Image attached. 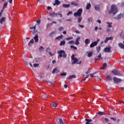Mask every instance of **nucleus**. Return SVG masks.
Wrapping results in <instances>:
<instances>
[{
	"mask_svg": "<svg viewBox=\"0 0 124 124\" xmlns=\"http://www.w3.org/2000/svg\"><path fill=\"white\" fill-rule=\"evenodd\" d=\"M36 28V26H34L30 28V30H34V31H35Z\"/></svg>",
	"mask_w": 124,
	"mask_h": 124,
	"instance_id": "47",
	"label": "nucleus"
},
{
	"mask_svg": "<svg viewBox=\"0 0 124 124\" xmlns=\"http://www.w3.org/2000/svg\"><path fill=\"white\" fill-rule=\"evenodd\" d=\"M71 5H75V6H78V3H75V1H73L71 3Z\"/></svg>",
	"mask_w": 124,
	"mask_h": 124,
	"instance_id": "28",
	"label": "nucleus"
},
{
	"mask_svg": "<svg viewBox=\"0 0 124 124\" xmlns=\"http://www.w3.org/2000/svg\"><path fill=\"white\" fill-rule=\"evenodd\" d=\"M61 4V1L59 0H55V2L53 3V5H60Z\"/></svg>",
	"mask_w": 124,
	"mask_h": 124,
	"instance_id": "10",
	"label": "nucleus"
},
{
	"mask_svg": "<svg viewBox=\"0 0 124 124\" xmlns=\"http://www.w3.org/2000/svg\"><path fill=\"white\" fill-rule=\"evenodd\" d=\"M71 60L72 61H74L73 62H72V64H74L75 63H77V62H78V59H77V58H75L74 57V54H73L71 56Z\"/></svg>",
	"mask_w": 124,
	"mask_h": 124,
	"instance_id": "6",
	"label": "nucleus"
},
{
	"mask_svg": "<svg viewBox=\"0 0 124 124\" xmlns=\"http://www.w3.org/2000/svg\"><path fill=\"white\" fill-rule=\"evenodd\" d=\"M73 78H76V75H72L70 76L69 77V79H73Z\"/></svg>",
	"mask_w": 124,
	"mask_h": 124,
	"instance_id": "22",
	"label": "nucleus"
},
{
	"mask_svg": "<svg viewBox=\"0 0 124 124\" xmlns=\"http://www.w3.org/2000/svg\"><path fill=\"white\" fill-rule=\"evenodd\" d=\"M90 42V40L89 39H86L85 40V44H88V43Z\"/></svg>",
	"mask_w": 124,
	"mask_h": 124,
	"instance_id": "35",
	"label": "nucleus"
},
{
	"mask_svg": "<svg viewBox=\"0 0 124 124\" xmlns=\"http://www.w3.org/2000/svg\"><path fill=\"white\" fill-rule=\"evenodd\" d=\"M111 72L113 74V75H118V76H121V72L116 69L112 70Z\"/></svg>",
	"mask_w": 124,
	"mask_h": 124,
	"instance_id": "5",
	"label": "nucleus"
},
{
	"mask_svg": "<svg viewBox=\"0 0 124 124\" xmlns=\"http://www.w3.org/2000/svg\"><path fill=\"white\" fill-rule=\"evenodd\" d=\"M79 27H80V28H84V25H82L79 24Z\"/></svg>",
	"mask_w": 124,
	"mask_h": 124,
	"instance_id": "62",
	"label": "nucleus"
},
{
	"mask_svg": "<svg viewBox=\"0 0 124 124\" xmlns=\"http://www.w3.org/2000/svg\"><path fill=\"white\" fill-rule=\"evenodd\" d=\"M78 23H80V22L82 21V17H80L78 19Z\"/></svg>",
	"mask_w": 124,
	"mask_h": 124,
	"instance_id": "44",
	"label": "nucleus"
},
{
	"mask_svg": "<svg viewBox=\"0 0 124 124\" xmlns=\"http://www.w3.org/2000/svg\"><path fill=\"white\" fill-rule=\"evenodd\" d=\"M106 67H107V63H104L103 65V67L101 68V69H106Z\"/></svg>",
	"mask_w": 124,
	"mask_h": 124,
	"instance_id": "19",
	"label": "nucleus"
},
{
	"mask_svg": "<svg viewBox=\"0 0 124 124\" xmlns=\"http://www.w3.org/2000/svg\"><path fill=\"white\" fill-rule=\"evenodd\" d=\"M39 51H44V47L43 46H41L39 48Z\"/></svg>",
	"mask_w": 124,
	"mask_h": 124,
	"instance_id": "33",
	"label": "nucleus"
},
{
	"mask_svg": "<svg viewBox=\"0 0 124 124\" xmlns=\"http://www.w3.org/2000/svg\"><path fill=\"white\" fill-rule=\"evenodd\" d=\"M34 67H37V66H39V64L38 63H34L33 64Z\"/></svg>",
	"mask_w": 124,
	"mask_h": 124,
	"instance_id": "45",
	"label": "nucleus"
},
{
	"mask_svg": "<svg viewBox=\"0 0 124 124\" xmlns=\"http://www.w3.org/2000/svg\"><path fill=\"white\" fill-rule=\"evenodd\" d=\"M71 39H73V37H69L66 38V40H71Z\"/></svg>",
	"mask_w": 124,
	"mask_h": 124,
	"instance_id": "39",
	"label": "nucleus"
},
{
	"mask_svg": "<svg viewBox=\"0 0 124 124\" xmlns=\"http://www.w3.org/2000/svg\"><path fill=\"white\" fill-rule=\"evenodd\" d=\"M59 123H60V124H64V123H63V121H62V119H59Z\"/></svg>",
	"mask_w": 124,
	"mask_h": 124,
	"instance_id": "38",
	"label": "nucleus"
},
{
	"mask_svg": "<svg viewBox=\"0 0 124 124\" xmlns=\"http://www.w3.org/2000/svg\"><path fill=\"white\" fill-rule=\"evenodd\" d=\"M97 72H95L93 74H90V76L92 77V78H93V77H98V76L94 75V74H95V73H97Z\"/></svg>",
	"mask_w": 124,
	"mask_h": 124,
	"instance_id": "18",
	"label": "nucleus"
},
{
	"mask_svg": "<svg viewBox=\"0 0 124 124\" xmlns=\"http://www.w3.org/2000/svg\"><path fill=\"white\" fill-rule=\"evenodd\" d=\"M46 97H47V95H42V98L43 99H45V98H46Z\"/></svg>",
	"mask_w": 124,
	"mask_h": 124,
	"instance_id": "46",
	"label": "nucleus"
},
{
	"mask_svg": "<svg viewBox=\"0 0 124 124\" xmlns=\"http://www.w3.org/2000/svg\"><path fill=\"white\" fill-rule=\"evenodd\" d=\"M46 52H48V51H51V48L48 47L46 50Z\"/></svg>",
	"mask_w": 124,
	"mask_h": 124,
	"instance_id": "50",
	"label": "nucleus"
},
{
	"mask_svg": "<svg viewBox=\"0 0 124 124\" xmlns=\"http://www.w3.org/2000/svg\"><path fill=\"white\" fill-rule=\"evenodd\" d=\"M48 54H49V55H50V56H51V57H52V56H54V54H52V52H48Z\"/></svg>",
	"mask_w": 124,
	"mask_h": 124,
	"instance_id": "53",
	"label": "nucleus"
},
{
	"mask_svg": "<svg viewBox=\"0 0 124 124\" xmlns=\"http://www.w3.org/2000/svg\"><path fill=\"white\" fill-rule=\"evenodd\" d=\"M73 14V13L72 12V11H69L68 12V13L67 14V16H68L69 15Z\"/></svg>",
	"mask_w": 124,
	"mask_h": 124,
	"instance_id": "43",
	"label": "nucleus"
},
{
	"mask_svg": "<svg viewBox=\"0 0 124 124\" xmlns=\"http://www.w3.org/2000/svg\"><path fill=\"white\" fill-rule=\"evenodd\" d=\"M8 1H7L6 3H4V4H3V6H4V7H6V6H7V4H8Z\"/></svg>",
	"mask_w": 124,
	"mask_h": 124,
	"instance_id": "49",
	"label": "nucleus"
},
{
	"mask_svg": "<svg viewBox=\"0 0 124 124\" xmlns=\"http://www.w3.org/2000/svg\"><path fill=\"white\" fill-rule=\"evenodd\" d=\"M58 15H60L61 17H62V14H60V13H57L55 14L56 17H57V16H58Z\"/></svg>",
	"mask_w": 124,
	"mask_h": 124,
	"instance_id": "31",
	"label": "nucleus"
},
{
	"mask_svg": "<svg viewBox=\"0 0 124 124\" xmlns=\"http://www.w3.org/2000/svg\"><path fill=\"white\" fill-rule=\"evenodd\" d=\"M49 16H50L51 17H55V12H54L53 13H50L49 14Z\"/></svg>",
	"mask_w": 124,
	"mask_h": 124,
	"instance_id": "27",
	"label": "nucleus"
},
{
	"mask_svg": "<svg viewBox=\"0 0 124 124\" xmlns=\"http://www.w3.org/2000/svg\"><path fill=\"white\" fill-rule=\"evenodd\" d=\"M59 71H60V70H59V69H58V68H55L52 71V74H55V73H58Z\"/></svg>",
	"mask_w": 124,
	"mask_h": 124,
	"instance_id": "9",
	"label": "nucleus"
},
{
	"mask_svg": "<svg viewBox=\"0 0 124 124\" xmlns=\"http://www.w3.org/2000/svg\"><path fill=\"white\" fill-rule=\"evenodd\" d=\"M68 44H75L74 41L72 40L68 42Z\"/></svg>",
	"mask_w": 124,
	"mask_h": 124,
	"instance_id": "34",
	"label": "nucleus"
},
{
	"mask_svg": "<svg viewBox=\"0 0 124 124\" xmlns=\"http://www.w3.org/2000/svg\"><path fill=\"white\" fill-rule=\"evenodd\" d=\"M86 122V124H90V123H92V122H93V120L92 119H86L85 120Z\"/></svg>",
	"mask_w": 124,
	"mask_h": 124,
	"instance_id": "14",
	"label": "nucleus"
},
{
	"mask_svg": "<svg viewBox=\"0 0 124 124\" xmlns=\"http://www.w3.org/2000/svg\"><path fill=\"white\" fill-rule=\"evenodd\" d=\"M121 18H122V15L120 14L117 16L115 17V19L116 20H118V19H121Z\"/></svg>",
	"mask_w": 124,
	"mask_h": 124,
	"instance_id": "25",
	"label": "nucleus"
},
{
	"mask_svg": "<svg viewBox=\"0 0 124 124\" xmlns=\"http://www.w3.org/2000/svg\"><path fill=\"white\" fill-rule=\"evenodd\" d=\"M96 45H97V43L95 42H94L90 45V48H93V47H94V46H96Z\"/></svg>",
	"mask_w": 124,
	"mask_h": 124,
	"instance_id": "11",
	"label": "nucleus"
},
{
	"mask_svg": "<svg viewBox=\"0 0 124 124\" xmlns=\"http://www.w3.org/2000/svg\"><path fill=\"white\" fill-rule=\"evenodd\" d=\"M66 22H72V19H66Z\"/></svg>",
	"mask_w": 124,
	"mask_h": 124,
	"instance_id": "52",
	"label": "nucleus"
},
{
	"mask_svg": "<svg viewBox=\"0 0 124 124\" xmlns=\"http://www.w3.org/2000/svg\"><path fill=\"white\" fill-rule=\"evenodd\" d=\"M37 24H38V25H40V23L41 22V19L40 18H39L37 20Z\"/></svg>",
	"mask_w": 124,
	"mask_h": 124,
	"instance_id": "36",
	"label": "nucleus"
},
{
	"mask_svg": "<svg viewBox=\"0 0 124 124\" xmlns=\"http://www.w3.org/2000/svg\"><path fill=\"white\" fill-rule=\"evenodd\" d=\"M30 43L33 44L34 42L33 39H31L30 41Z\"/></svg>",
	"mask_w": 124,
	"mask_h": 124,
	"instance_id": "54",
	"label": "nucleus"
},
{
	"mask_svg": "<svg viewBox=\"0 0 124 124\" xmlns=\"http://www.w3.org/2000/svg\"><path fill=\"white\" fill-rule=\"evenodd\" d=\"M113 37H106V39L104 41V43H107L109 40H113Z\"/></svg>",
	"mask_w": 124,
	"mask_h": 124,
	"instance_id": "8",
	"label": "nucleus"
},
{
	"mask_svg": "<svg viewBox=\"0 0 124 124\" xmlns=\"http://www.w3.org/2000/svg\"><path fill=\"white\" fill-rule=\"evenodd\" d=\"M98 59H101V60H103V58L101 57V54H99V55L97 56Z\"/></svg>",
	"mask_w": 124,
	"mask_h": 124,
	"instance_id": "37",
	"label": "nucleus"
},
{
	"mask_svg": "<svg viewBox=\"0 0 124 124\" xmlns=\"http://www.w3.org/2000/svg\"><path fill=\"white\" fill-rule=\"evenodd\" d=\"M5 17H2L0 20V23L2 24V23H3V22H5Z\"/></svg>",
	"mask_w": 124,
	"mask_h": 124,
	"instance_id": "20",
	"label": "nucleus"
},
{
	"mask_svg": "<svg viewBox=\"0 0 124 124\" xmlns=\"http://www.w3.org/2000/svg\"><path fill=\"white\" fill-rule=\"evenodd\" d=\"M63 37V36H62V35H61L60 36H59L58 37H57L55 38V39H56L57 40H61V39H62Z\"/></svg>",
	"mask_w": 124,
	"mask_h": 124,
	"instance_id": "16",
	"label": "nucleus"
},
{
	"mask_svg": "<svg viewBox=\"0 0 124 124\" xmlns=\"http://www.w3.org/2000/svg\"><path fill=\"white\" fill-rule=\"evenodd\" d=\"M70 48H71V49H74V50H77V47H76V46H72V45H71V46H70Z\"/></svg>",
	"mask_w": 124,
	"mask_h": 124,
	"instance_id": "32",
	"label": "nucleus"
},
{
	"mask_svg": "<svg viewBox=\"0 0 124 124\" xmlns=\"http://www.w3.org/2000/svg\"><path fill=\"white\" fill-rule=\"evenodd\" d=\"M80 37L77 38L76 40V43L75 44L76 45H79V44H80V43L79 42V40H80Z\"/></svg>",
	"mask_w": 124,
	"mask_h": 124,
	"instance_id": "15",
	"label": "nucleus"
},
{
	"mask_svg": "<svg viewBox=\"0 0 124 124\" xmlns=\"http://www.w3.org/2000/svg\"><path fill=\"white\" fill-rule=\"evenodd\" d=\"M62 30H63V27H61L58 29V31H62Z\"/></svg>",
	"mask_w": 124,
	"mask_h": 124,
	"instance_id": "42",
	"label": "nucleus"
},
{
	"mask_svg": "<svg viewBox=\"0 0 124 124\" xmlns=\"http://www.w3.org/2000/svg\"><path fill=\"white\" fill-rule=\"evenodd\" d=\"M92 5H91V3H88L86 5V9H89V8H91Z\"/></svg>",
	"mask_w": 124,
	"mask_h": 124,
	"instance_id": "23",
	"label": "nucleus"
},
{
	"mask_svg": "<svg viewBox=\"0 0 124 124\" xmlns=\"http://www.w3.org/2000/svg\"><path fill=\"white\" fill-rule=\"evenodd\" d=\"M111 49H112L111 46H109L108 47H106L104 48L105 52L106 53H111Z\"/></svg>",
	"mask_w": 124,
	"mask_h": 124,
	"instance_id": "7",
	"label": "nucleus"
},
{
	"mask_svg": "<svg viewBox=\"0 0 124 124\" xmlns=\"http://www.w3.org/2000/svg\"><path fill=\"white\" fill-rule=\"evenodd\" d=\"M97 114H98V115H102V116L105 115V113L101 111H99Z\"/></svg>",
	"mask_w": 124,
	"mask_h": 124,
	"instance_id": "29",
	"label": "nucleus"
},
{
	"mask_svg": "<svg viewBox=\"0 0 124 124\" xmlns=\"http://www.w3.org/2000/svg\"><path fill=\"white\" fill-rule=\"evenodd\" d=\"M106 78H107V79H108V80H109V81H112V78L111 77V76H107Z\"/></svg>",
	"mask_w": 124,
	"mask_h": 124,
	"instance_id": "30",
	"label": "nucleus"
},
{
	"mask_svg": "<svg viewBox=\"0 0 124 124\" xmlns=\"http://www.w3.org/2000/svg\"><path fill=\"white\" fill-rule=\"evenodd\" d=\"M107 24H108V28H112V27H113V26H112V22H107Z\"/></svg>",
	"mask_w": 124,
	"mask_h": 124,
	"instance_id": "26",
	"label": "nucleus"
},
{
	"mask_svg": "<svg viewBox=\"0 0 124 124\" xmlns=\"http://www.w3.org/2000/svg\"><path fill=\"white\" fill-rule=\"evenodd\" d=\"M62 33L63 34H66V31H63Z\"/></svg>",
	"mask_w": 124,
	"mask_h": 124,
	"instance_id": "64",
	"label": "nucleus"
},
{
	"mask_svg": "<svg viewBox=\"0 0 124 124\" xmlns=\"http://www.w3.org/2000/svg\"><path fill=\"white\" fill-rule=\"evenodd\" d=\"M105 120L106 123H108V122H109V119H108L107 118H105Z\"/></svg>",
	"mask_w": 124,
	"mask_h": 124,
	"instance_id": "57",
	"label": "nucleus"
},
{
	"mask_svg": "<svg viewBox=\"0 0 124 124\" xmlns=\"http://www.w3.org/2000/svg\"><path fill=\"white\" fill-rule=\"evenodd\" d=\"M92 22V20H91V17L88 18V22L90 23Z\"/></svg>",
	"mask_w": 124,
	"mask_h": 124,
	"instance_id": "59",
	"label": "nucleus"
},
{
	"mask_svg": "<svg viewBox=\"0 0 124 124\" xmlns=\"http://www.w3.org/2000/svg\"><path fill=\"white\" fill-rule=\"evenodd\" d=\"M66 74H67L66 73L63 72V73H62L61 74V76H66Z\"/></svg>",
	"mask_w": 124,
	"mask_h": 124,
	"instance_id": "41",
	"label": "nucleus"
},
{
	"mask_svg": "<svg viewBox=\"0 0 124 124\" xmlns=\"http://www.w3.org/2000/svg\"><path fill=\"white\" fill-rule=\"evenodd\" d=\"M55 32H53L52 33H51L50 34H49V36H52V35H53V34H54Z\"/></svg>",
	"mask_w": 124,
	"mask_h": 124,
	"instance_id": "58",
	"label": "nucleus"
},
{
	"mask_svg": "<svg viewBox=\"0 0 124 124\" xmlns=\"http://www.w3.org/2000/svg\"><path fill=\"white\" fill-rule=\"evenodd\" d=\"M110 120H113V121H116V118L111 117L110 118Z\"/></svg>",
	"mask_w": 124,
	"mask_h": 124,
	"instance_id": "60",
	"label": "nucleus"
},
{
	"mask_svg": "<svg viewBox=\"0 0 124 124\" xmlns=\"http://www.w3.org/2000/svg\"><path fill=\"white\" fill-rule=\"evenodd\" d=\"M82 12H83V9L82 8H80L77 12L74 14V16H78V17H80L82 15Z\"/></svg>",
	"mask_w": 124,
	"mask_h": 124,
	"instance_id": "3",
	"label": "nucleus"
},
{
	"mask_svg": "<svg viewBox=\"0 0 124 124\" xmlns=\"http://www.w3.org/2000/svg\"><path fill=\"white\" fill-rule=\"evenodd\" d=\"M57 54H59V56L61 58H66L67 55L65 54V51L63 50L57 51Z\"/></svg>",
	"mask_w": 124,
	"mask_h": 124,
	"instance_id": "2",
	"label": "nucleus"
},
{
	"mask_svg": "<svg viewBox=\"0 0 124 124\" xmlns=\"http://www.w3.org/2000/svg\"><path fill=\"white\" fill-rule=\"evenodd\" d=\"M118 12V9L117 8V7L115 5H111V8L110 11H108L109 14H112L113 15H116V14Z\"/></svg>",
	"mask_w": 124,
	"mask_h": 124,
	"instance_id": "1",
	"label": "nucleus"
},
{
	"mask_svg": "<svg viewBox=\"0 0 124 124\" xmlns=\"http://www.w3.org/2000/svg\"><path fill=\"white\" fill-rule=\"evenodd\" d=\"M96 50L98 53H99V51H100V46H97Z\"/></svg>",
	"mask_w": 124,
	"mask_h": 124,
	"instance_id": "40",
	"label": "nucleus"
},
{
	"mask_svg": "<svg viewBox=\"0 0 124 124\" xmlns=\"http://www.w3.org/2000/svg\"><path fill=\"white\" fill-rule=\"evenodd\" d=\"M35 42H38V34H36L35 36L33 37Z\"/></svg>",
	"mask_w": 124,
	"mask_h": 124,
	"instance_id": "13",
	"label": "nucleus"
},
{
	"mask_svg": "<svg viewBox=\"0 0 124 124\" xmlns=\"http://www.w3.org/2000/svg\"><path fill=\"white\" fill-rule=\"evenodd\" d=\"M64 87L65 89H66L67 88V87H68V86L67 84H64Z\"/></svg>",
	"mask_w": 124,
	"mask_h": 124,
	"instance_id": "61",
	"label": "nucleus"
},
{
	"mask_svg": "<svg viewBox=\"0 0 124 124\" xmlns=\"http://www.w3.org/2000/svg\"><path fill=\"white\" fill-rule=\"evenodd\" d=\"M75 32L76 33H77L78 34H80V31L78 30H76V31H75Z\"/></svg>",
	"mask_w": 124,
	"mask_h": 124,
	"instance_id": "51",
	"label": "nucleus"
},
{
	"mask_svg": "<svg viewBox=\"0 0 124 124\" xmlns=\"http://www.w3.org/2000/svg\"><path fill=\"white\" fill-rule=\"evenodd\" d=\"M47 9V10H50V9H52V7L48 6Z\"/></svg>",
	"mask_w": 124,
	"mask_h": 124,
	"instance_id": "56",
	"label": "nucleus"
},
{
	"mask_svg": "<svg viewBox=\"0 0 124 124\" xmlns=\"http://www.w3.org/2000/svg\"><path fill=\"white\" fill-rule=\"evenodd\" d=\"M52 106H53V107H55V108L57 107V104H56L55 103H53Z\"/></svg>",
	"mask_w": 124,
	"mask_h": 124,
	"instance_id": "48",
	"label": "nucleus"
},
{
	"mask_svg": "<svg viewBox=\"0 0 124 124\" xmlns=\"http://www.w3.org/2000/svg\"><path fill=\"white\" fill-rule=\"evenodd\" d=\"M62 7H63L64 8H68V7H69L70 6V4H69L63 3V4H62Z\"/></svg>",
	"mask_w": 124,
	"mask_h": 124,
	"instance_id": "12",
	"label": "nucleus"
},
{
	"mask_svg": "<svg viewBox=\"0 0 124 124\" xmlns=\"http://www.w3.org/2000/svg\"><path fill=\"white\" fill-rule=\"evenodd\" d=\"M89 73H90V70H88L86 72V73H85V74H89Z\"/></svg>",
	"mask_w": 124,
	"mask_h": 124,
	"instance_id": "63",
	"label": "nucleus"
},
{
	"mask_svg": "<svg viewBox=\"0 0 124 124\" xmlns=\"http://www.w3.org/2000/svg\"><path fill=\"white\" fill-rule=\"evenodd\" d=\"M95 9L97 11H100V8H99V6L98 5L95 6Z\"/></svg>",
	"mask_w": 124,
	"mask_h": 124,
	"instance_id": "24",
	"label": "nucleus"
},
{
	"mask_svg": "<svg viewBox=\"0 0 124 124\" xmlns=\"http://www.w3.org/2000/svg\"><path fill=\"white\" fill-rule=\"evenodd\" d=\"M113 80L114 83H115V84H119V83H121V82H122V81H123V80H122V79L118 78L117 77H113Z\"/></svg>",
	"mask_w": 124,
	"mask_h": 124,
	"instance_id": "4",
	"label": "nucleus"
},
{
	"mask_svg": "<svg viewBox=\"0 0 124 124\" xmlns=\"http://www.w3.org/2000/svg\"><path fill=\"white\" fill-rule=\"evenodd\" d=\"M99 41H100V39H97L96 41H95V42H96L97 43H97H98V42H99Z\"/></svg>",
	"mask_w": 124,
	"mask_h": 124,
	"instance_id": "55",
	"label": "nucleus"
},
{
	"mask_svg": "<svg viewBox=\"0 0 124 124\" xmlns=\"http://www.w3.org/2000/svg\"><path fill=\"white\" fill-rule=\"evenodd\" d=\"M59 45L60 46H63V45H65V41H62L60 42Z\"/></svg>",
	"mask_w": 124,
	"mask_h": 124,
	"instance_id": "21",
	"label": "nucleus"
},
{
	"mask_svg": "<svg viewBox=\"0 0 124 124\" xmlns=\"http://www.w3.org/2000/svg\"><path fill=\"white\" fill-rule=\"evenodd\" d=\"M87 54L88 58H91V57H93V51L87 52Z\"/></svg>",
	"mask_w": 124,
	"mask_h": 124,
	"instance_id": "17",
	"label": "nucleus"
}]
</instances>
